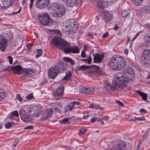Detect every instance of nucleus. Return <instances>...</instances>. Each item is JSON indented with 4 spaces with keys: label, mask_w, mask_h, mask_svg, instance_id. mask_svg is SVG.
I'll use <instances>...</instances> for the list:
<instances>
[{
    "label": "nucleus",
    "mask_w": 150,
    "mask_h": 150,
    "mask_svg": "<svg viewBox=\"0 0 150 150\" xmlns=\"http://www.w3.org/2000/svg\"><path fill=\"white\" fill-rule=\"evenodd\" d=\"M64 25L63 31L66 34L72 35L76 32L78 28L77 25L72 23L69 20L66 21Z\"/></svg>",
    "instance_id": "7ed1b4c3"
},
{
    "label": "nucleus",
    "mask_w": 150,
    "mask_h": 150,
    "mask_svg": "<svg viewBox=\"0 0 150 150\" xmlns=\"http://www.w3.org/2000/svg\"><path fill=\"white\" fill-rule=\"evenodd\" d=\"M79 52V50L78 47L76 46H71L69 50V53H78Z\"/></svg>",
    "instance_id": "cd10ccee"
},
{
    "label": "nucleus",
    "mask_w": 150,
    "mask_h": 150,
    "mask_svg": "<svg viewBox=\"0 0 150 150\" xmlns=\"http://www.w3.org/2000/svg\"><path fill=\"white\" fill-rule=\"evenodd\" d=\"M64 41V40L59 36H54L52 38V43L54 45L56 46H60L63 41Z\"/></svg>",
    "instance_id": "a211bd4d"
},
{
    "label": "nucleus",
    "mask_w": 150,
    "mask_h": 150,
    "mask_svg": "<svg viewBox=\"0 0 150 150\" xmlns=\"http://www.w3.org/2000/svg\"><path fill=\"white\" fill-rule=\"evenodd\" d=\"M53 33H54L55 34L58 35L59 36H61V33L60 31L58 30H52Z\"/></svg>",
    "instance_id": "a18cd8bd"
},
{
    "label": "nucleus",
    "mask_w": 150,
    "mask_h": 150,
    "mask_svg": "<svg viewBox=\"0 0 150 150\" xmlns=\"http://www.w3.org/2000/svg\"><path fill=\"white\" fill-rule=\"evenodd\" d=\"M69 118L67 117L65 118L64 119H63L61 121V123H64L68 121Z\"/></svg>",
    "instance_id": "864d4df0"
},
{
    "label": "nucleus",
    "mask_w": 150,
    "mask_h": 150,
    "mask_svg": "<svg viewBox=\"0 0 150 150\" xmlns=\"http://www.w3.org/2000/svg\"><path fill=\"white\" fill-rule=\"evenodd\" d=\"M144 37L146 42L150 43V34L148 33L144 34Z\"/></svg>",
    "instance_id": "c9c22d12"
},
{
    "label": "nucleus",
    "mask_w": 150,
    "mask_h": 150,
    "mask_svg": "<svg viewBox=\"0 0 150 150\" xmlns=\"http://www.w3.org/2000/svg\"><path fill=\"white\" fill-rule=\"evenodd\" d=\"M40 23L44 26H50L53 25V21L47 13L40 14L38 16Z\"/></svg>",
    "instance_id": "20e7f679"
},
{
    "label": "nucleus",
    "mask_w": 150,
    "mask_h": 150,
    "mask_svg": "<svg viewBox=\"0 0 150 150\" xmlns=\"http://www.w3.org/2000/svg\"><path fill=\"white\" fill-rule=\"evenodd\" d=\"M50 0H37L35 2L36 7L39 8H46L49 5Z\"/></svg>",
    "instance_id": "9d476101"
},
{
    "label": "nucleus",
    "mask_w": 150,
    "mask_h": 150,
    "mask_svg": "<svg viewBox=\"0 0 150 150\" xmlns=\"http://www.w3.org/2000/svg\"><path fill=\"white\" fill-rule=\"evenodd\" d=\"M110 67L113 70H121L127 64L126 60L123 57L116 55L112 57L109 62Z\"/></svg>",
    "instance_id": "f257e3e1"
},
{
    "label": "nucleus",
    "mask_w": 150,
    "mask_h": 150,
    "mask_svg": "<svg viewBox=\"0 0 150 150\" xmlns=\"http://www.w3.org/2000/svg\"><path fill=\"white\" fill-rule=\"evenodd\" d=\"M60 7H63L62 6H60L58 4L56 3H54L53 4L52 6V8L53 10L56 11L58 10L60 8Z\"/></svg>",
    "instance_id": "e433bc0d"
},
{
    "label": "nucleus",
    "mask_w": 150,
    "mask_h": 150,
    "mask_svg": "<svg viewBox=\"0 0 150 150\" xmlns=\"http://www.w3.org/2000/svg\"><path fill=\"white\" fill-rule=\"evenodd\" d=\"M18 142L19 141L14 143L13 144L12 146V147L13 149H14L16 146Z\"/></svg>",
    "instance_id": "774afa93"
},
{
    "label": "nucleus",
    "mask_w": 150,
    "mask_h": 150,
    "mask_svg": "<svg viewBox=\"0 0 150 150\" xmlns=\"http://www.w3.org/2000/svg\"><path fill=\"white\" fill-rule=\"evenodd\" d=\"M8 39H6L3 36H0V50L4 51L6 48V45Z\"/></svg>",
    "instance_id": "6ab92c4d"
},
{
    "label": "nucleus",
    "mask_w": 150,
    "mask_h": 150,
    "mask_svg": "<svg viewBox=\"0 0 150 150\" xmlns=\"http://www.w3.org/2000/svg\"><path fill=\"white\" fill-rule=\"evenodd\" d=\"M63 59L65 61L69 63L72 66L74 65L75 64L74 61L70 58L68 57H64L63 58Z\"/></svg>",
    "instance_id": "c85d7f7f"
},
{
    "label": "nucleus",
    "mask_w": 150,
    "mask_h": 150,
    "mask_svg": "<svg viewBox=\"0 0 150 150\" xmlns=\"http://www.w3.org/2000/svg\"><path fill=\"white\" fill-rule=\"evenodd\" d=\"M136 92L138 93L139 95L141 96L142 99L143 100L145 101L147 100V95L146 93L143 92H141L139 91H136Z\"/></svg>",
    "instance_id": "7c9ffc66"
},
{
    "label": "nucleus",
    "mask_w": 150,
    "mask_h": 150,
    "mask_svg": "<svg viewBox=\"0 0 150 150\" xmlns=\"http://www.w3.org/2000/svg\"><path fill=\"white\" fill-rule=\"evenodd\" d=\"M71 103H72L74 105H74H78L80 104V102L78 101H74L72 102Z\"/></svg>",
    "instance_id": "052dcab7"
},
{
    "label": "nucleus",
    "mask_w": 150,
    "mask_h": 150,
    "mask_svg": "<svg viewBox=\"0 0 150 150\" xmlns=\"http://www.w3.org/2000/svg\"><path fill=\"white\" fill-rule=\"evenodd\" d=\"M144 9L147 13H150V4L146 5Z\"/></svg>",
    "instance_id": "c03bdc74"
},
{
    "label": "nucleus",
    "mask_w": 150,
    "mask_h": 150,
    "mask_svg": "<svg viewBox=\"0 0 150 150\" xmlns=\"http://www.w3.org/2000/svg\"><path fill=\"white\" fill-rule=\"evenodd\" d=\"M95 89L93 88H87V94H90L94 91Z\"/></svg>",
    "instance_id": "a19ab883"
},
{
    "label": "nucleus",
    "mask_w": 150,
    "mask_h": 150,
    "mask_svg": "<svg viewBox=\"0 0 150 150\" xmlns=\"http://www.w3.org/2000/svg\"><path fill=\"white\" fill-rule=\"evenodd\" d=\"M129 78L127 77H123L116 81H112V83L116 85L117 88H121L125 86L128 82Z\"/></svg>",
    "instance_id": "6e6552de"
},
{
    "label": "nucleus",
    "mask_w": 150,
    "mask_h": 150,
    "mask_svg": "<svg viewBox=\"0 0 150 150\" xmlns=\"http://www.w3.org/2000/svg\"><path fill=\"white\" fill-rule=\"evenodd\" d=\"M140 111L141 112L144 113H146L147 112V111L146 110H145L143 108H142L140 109Z\"/></svg>",
    "instance_id": "69168bd1"
},
{
    "label": "nucleus",
    "mask_w": 150,
    "mask_h": 150,
    "mask_svg": "<svg viewBox=\"0 0 150 150\" xmlns=\"http://www.w3.org/2000/svg\"><path fill=\"white\" fill-rule=\"evenodd\" d=\"M141 33V32L137 33L135 36L133 38L132 40L134 41L136 38Z\"/></svg>",
    "instance_id": "0e129e2a"
},
{
    "label": "nucleus",
    "mask_w": 150,
    "mask_h": 150,
    "mask_svg": "<svg viewBox=\"0 0 150 150\" xmlns=\"http://www.w3.org/2000/svg\"><path fill=\"white\" fill-rule=\"evenodd\" d=\"M74 108V105L72 103H70L68 104L67 105L65 108V111L67 112L68 111H70L72 110V108Z\"/></svg>",
    "instance_id": "72a5a7b5"
},
{
    "label": "nucleus",
    "mask_w": 150,
    "mask_h": 150,
    "mask_svg": "<svg viewBox=\"0 0 150 150\" xmlns=\"http://www.w3.org/2000/svg\"><path fill=\"white\" fill-rule=\"evenodd\" d=\"M6 96V93L3 90L0 89V101L3 100Z\"/></svg>",
    "instance_id": "f704fd0d"
},
{
    "label": "nucleus",
    "mask_w": 150,
    "mask_h": 150,
    "mask_svg": "<svg viewBox=\"0 0 150 150\" xmlns=\"http://www.w3.org/2000/svg\"><path fill=\"white\" fill-rule=\"evenodd\" d=\"M93 108H96L97 109H102V108L100 107V106L98 105H94V107H93Z\"/></svg>",
    "instance_id": "e2e57ef3"
},
{
    "label": "nucleus",
    "mask_w": 150,
    "mask_h": 150,
    "mask_svg": "<svg viewBox=\"0 0 150 150\" xmlns=\"http://www.w3.org/2000/svg\"><path fill=\"white\" fill-rule=\"evenodd\" d=\"M125 76V74L121 72H117L115 74L114 76V81H117L118 79L120 80L122 77Z\"/></svg>",
    "instance_id": "bb28decb"
},
{
    "label": "nucleus",
    "mask_w": 150,
    "mask_h": 150,
    "mask_svg": "<svg viewBox=\"0 0 150 150\" xmlns=\"http://www.w3.org/2000/svg\"><path fill=\"white\" fill-rule=\"evenodd\" d=\"M112 83V84L111 85L107 81L106 82H105L103 88V90L105 91L109 92L117 88L116 85H115Z\"/></svg>",
    "instance_id": "2eb2a0df"
},
{
    "label": "nucleus",
    "mask_w": 150,
    "mask_h": 150,
    "mask_svg": "<svg viewBox=\"0 0 150 150\" xmlns=\"http://www.w3.org/2000/svg\"><path fill=\"white\" fill-rule=\"evenodd\" d=\"M126 148V145L124 142H120L114 148L113 150H125Z\"/></svg>",
    "instance_id": "a878e982"
},
{
    "label": "nucleus",
    "mask_w": 150,
    "mask_h": 150,
    "mask_svg": "<svg viewBox=\"0 0 150 150\" xmlns=\"http://www.w3.org/2000/svg\"><path fill=\"white\" fill-rule=\"evenodd\" d=\"M33 126L32 125L28 126L24 128V129H32L33 128Z\"/></svg>",
    "instance_id": "5fc2aeb1"
},
{
    "label": "nucleus",
    "mask_w": 150,
    "mask_h": 150,
    "mask_svg": "<svg viewBox=\"0 0 150 150\" xmlns=\"http://www.w3.org/2000/svg\"><path fill=\"white\" fill-rule=\"evenodd\" d=\"M79 92L82 93H87V88L85 87H82L80 89Z\"/></svg>",
    "instance_id": "49530a36"
},
{
    "label": "nucleus",
    "mask_w": 150,
    "mask_h": 150,
    "mask_svg": "<svg viewBox=\"0 0 150 150\" xmlns=\"http://www.w3.org/2000/svg\"><path fill=\"white\" fill-rule=\"evenodd\" d=\"M86 132V129H81L79 130V134L80 135H82L84 134Z\"/></svg>",
    "instance_id": "3c124183"
},
{
    "label": "nucleus",
    "mask_w": 150,
    "mask_h": 150,
    "mask_svg": "<svg viewBox=\"0 0 150 150\" xmlns=\"http://www.w3.org/2000/svg\"><path fill=\"white\" fill-rule=\"evenodd\" d=\"M93 61L94 63H100L104 57V55L103 54H98V53L93 54Z\"/></svg>",
    "instance_id": "f3484780"
},
{
    "label": "nucleus",
    "mask_w": 150,
    "mask_h": 150,
    "mask_svg": "<svg viewBox=\"0 0 150 150\" xmlns=\"http://www.w3.org/2000/svg\"><path fill=\"white\" fill-rule=\"evenodd\" d=\"M66 74L65 76L62 79L63 80H69L70 79L71 77V73L69 71H67L66 72Z\"/></svg>",
    "instance_id": "c756f323"
},
{
    "label": "nucleus",
    "mask_w": 150,
    "mask_h": 150,
    "mask_svg": "<svg viewBox=\"0 0 150 150\" xmlns=\"http://www.w3.org/2000/svg\"><path fill=\"white\" fill-rule=\"evenodd\" d=\"M42 109L36 106H32L28 108V114L32 117H36L40 116L42 113Z\"/></svg>",
    "instance_id": "423d86ee"
},
{
    "label": "nucleus",
    "mask_w": 150,
    "mask_h": 150,
    "mask_svg": "<svg viewBox=\"0 0 150 150\" xmlns=\"http://www.w3.org/2000/svg\"><path fill=\"white\" fill-rule=\"evenodd\" d=\"M13 0H3L2 8H7L10 7L13 2Z\"/></svg>",
    "instance_id": "b1692460"
},
{
    "label": "nucleus",
    "mask_w": 150,
    "mask_h": 150,
    "mask_svg": "<svg viewBox=\"0 0 150 150\" xmlns=\"http://www.w3.org/2000/svg\"><path fill=\"white\" fill-rule=\"evenodd\" d=\"M129 13V10L124 11L122 12V16L123 17H125L127 16Z\"/></svg>",
    "instance_id": "ea45409f"
},
{
    "label": "nucleus",
    "mask_w": 150,
    "mask_h": 150,
    "mask_svg": "<svg viewBox=\"0 0 150 150\" xmlns=\"http://www.w3.org/2000/svg\"><path fill=\"white\" fill-rule=\"evenodd\" d=\"M17 98L20 102H22L23 101L22 98L21 97L20 94H18L17 95Z\"/></svg>",
    "instance_id": "8fccbe9b"
},
{
    "label": "nucleus",
    "mask_w": 150,
    "mask_h": 150,
    "mask_svg": "<svg viewBox=\"0 0 150 150\" xmlns=\"http://www.w3.org/2000/svg\"><path fill=\"white\" fill-rule=\"evenodd\" d=\"M3 0H0V10L2 9V4Z\"/></svg>",
    "instance_id": "338daca9"
},
{
    "label": "nucleus",
    "mask_w": 150,
    "mask_h": 150,
    "mask_svg": "<svg viewBox=\"0 0 150 150\" xmlns=\"http://www.w3.org/2000/svg\"><path fill=\"white\" fill-rule=\"evenodd\" d=\"M11 114L16 117L19 116L18 112L16 110H15L14 111L12 112L11 113Z\"/></svg>",
    "instance_id": "de8ad7c7"
},
{
    "label": "nucleus",
    "mask_w": 150,
    "mask_h": 150,
    "mask_svg": "<svg viewBox=\"0 0 150 150\" xmlns=\"http://www.w3.org/2000/svg\"><path fill=\"white\" fill-rule=\"evenodd\" d=\"M92 68L84 72L86 75L92 78H95V76H97L99 75H101L103 74V72L99 70L98 66L93 65L91 66Z\"/></svg>",
    "instance_id": "39448f33"
},
{
    "label": "nucleus",
    "mask_w": 150,
    "mask_h": 150,
    "mask_svg": "<svg viewBox=\"0 0 150 150\" xmlns=\"http://www.w3.org/2000/svg\"><path fill=\"white\" fill-rule=\"evenodd\" d=\"M85 50H82L81 52V57L84 58L86 57L85 55Z\"/></svg>",
    "instance_id": "4d7b16f0"
},
{
    "label": "nucleus",
    "mask_w": 150,
    "mask_h": 150,
    "mask_svg": "<svg viewBox=\"0 0 150 150\" xmlns=\"http://www.w3.org/2000/svg\"><path fill=\"white\" fill-rule=\"evenodd\" d=\"M109 35V34L108 32H107L103 35L102 37L103 38H105L107 37Z\"/></svg>",
    "instance_id": "13d9d810"
},
{
    "label": "nucleus",
    "mask_w": 150,
    "mask_h": 150,
    "mask_svg": "<svg viewBox=\"0 0 150 150\" xmlns=\"http://www.w3.org/2000/svg\"><path fill=\"white\" fill-rule=\"evenodd\" d=\"M97 120L98 121L99 120H101V119L98 118L95 116H93L91 119V121L92 122H94L96 121Z\"/></svg>",
    "instance_id": "37998d69"
},
{
    "label": "nucleus",
    "mask_w": 150,
    "mask_h": 150,
    "mask_svg": "<svg viewBox=\"0 0 150 150\" xmlns=\"http://www.w3.org/2000/svg\"><path fill=\"white\" fill-rule=\"evenodd\" d=\"M8 59V61L10 64H11L13 62V59L12 57L10 56H8L7 57Z\"/></svg>",
    "instance_id": "603ef678"
},
{
    "label": "nucleus",
    "mask_w": 150,
    "mask_h": 150,
    "mask_svg": "<svg viewBox=\"0 0 150 150\" xmlns=\"http://www.w3.org/2000/svg\"><path fill=\"white\" fill-rule=\"evenodd\" d=\"M143 0H131L132 2L135 5L138 6L141 4Z\"/></svg>",
    "instance_id": "4c0bfd02"
},
{
    "label": "nucleus",
    "mask_w": 150,
    "mask_h": 150,
    "mask_svg": "<svg viewBox=\"0 0 150 150\" xmlns=\"http://www.w3.org/2000/svg\"><path fill=\"white\" fill-rule=\"evenodd\" d=\"M65 9L64 7H60L58 10L55 11L53 13L55 17H61L65 13Z\"/></svg>",
    "instance_id": "aec40b11"
},
{
    "label": "nucleus",
    "mask_w": 150,
    "mask_h": 150,
    "mask_svg": "<svg viewBox=\"0 0 150 150\" xmlns=\"http://www.w3.org/2000/svg\"><path fill=\"white\" fill-rule=\"evenodd\" d=\"M84 115H83V118L84 119H85L87 118L89 116V115L88 113V112H86L83 114Z\"/></svg>",
    "instance_id": "6e6d98bb"
},
{
    "label": "nucleus",
    "mask_w": 150,
    "mask_h": 150,
    "mask_svg": "<svg viewBox=\"0 0 150 150\" xmlns=\"http://www.w3.org/2000/svg\"><path fill=\"white\" fill-rule=\"evenodd\" d=\"M64 87L62 86L59 88L56 91L53 92L54 97L55 99L57 100L61 99L64 92Z\"/></svg>",
    "instance_id": "f8f14e48"
},
{
    "label": "nucleus",
    "mask_w": 150,
    "mask_h": 150,
    "mask_svg": "<svg viewBox=\"0 0 150 150\" xmlns=\"http://www.w3.org/2000/svg\"><path fill=\"white\" fill-rule=\"evenodd\" d=\"M54 67L59 73L63 72L66 69V66L64 65L62 62H59Z\"/></svg>",
    "instance_id": "4be33fe9"
},
{
    "label": "nucleus",
    "mask_w": 150,
    "mask_h": 150,
    "mask_svg": "<svg viewBox=\"0 0 150 150\" xmlns=\"http://www.w3.org/2000/svg\"><path fill=\"white\" fill-rule=\"evenodd\" d=\"M20 115L21 118L23 121L28 122L32 121L31 118L26 114L25 111L23 109H21L20 110Z\"/></svg>",
    "instance_id": "4468645a"
},
{
    "label": "nucleus",
    "mask_w": 150,
    "mask_h": 150,
    "mask_svg": "<svg viewBox=\"0 0 150 150\" xmlns=\"http://www.w3.org/2000/svg\"><path fill=\"white\" fill-rule=\"evenodd\" d=\"M91 67L90 66H85V65H82L79 67H77L75 69V71H77L79 70L80 71L84 70L86 69H88L89 68Z\"/></svg>",
    "instance_id": "2f4dec72"
},
{
    "label": "nucleus",
    "mask_w": 150,
    "mask_h": 150,
    "mask_svg": "<svg viewBox=\"0 0 150 150\" xmlns=\"http://www.w3.org/2000/svg\"><path fill=\"white\" fill-rule=\"evenodd\" d=\"M116 0H98L97 6L100 8L107 7L114 3Z\"/></svg>",
    "instance_id": "1a4fd4ad"
},
{
    "label": "nucleus",
    "mask_w": 150,
    "mask_h": 150,
    "mask_svg": "<svg viewBox=\"0 0 150 150\" xmlns=\"http://www.w3.org/2000/svg\"><path fill=\"white\" fill-rule=\"evenodd\" d=\"M71 47L70 44L64 40L60 46V48L66 54H68Z\"/></svg>",
    "instance_id": "ddd939ff"
},
{
    "label": "nucleus",
    "mask_w": 150,
    "mask_h": 150,
    "mask_svg": "<svg viewBox=\"0 0 150 150\" xmlns=\"http://www.w3.org/2000/svg\"><path fill=\"white\" fill-rule=\"evenodd\" d=\"M37 54L36 55V57L37 58L40 56L42 54V50L41 49H38L37 51Z\"/></svg>",
    "instance_id": "79ce46f5"
},
{
    "label": "nucleus",
    "mask_w": 150,
    "mask_h": 150,
    "mask_svg": "<svg viewBox=\"0 0 150 150\" xmlns=\"http://www.w3.org/2000/svg\"><path fill=\"white\" fill-rule=\"evenodd\" d=\"M33 97V94L32 93H30V95H28L26 97V98L27 100H30Z\"/></svg>",
    "instance_id": "09e8293b"
},
{
    "label": "nucleus",
    "mask_w": 150,
    "mask_h": 150,
    "mask_svg": "<svg viewBox=\"0 0 150 150\" xmlns=\"http://www.w3.org/2000/svg\"><path fill=\"white\" fill-rule=\"evenodd\" d=\"M17 124V123H15L13 122H9L5 124V127L6 129L10 128L14 126Z\"/></svg>",
    "instance_id": "473e14b6"
},
{
    "label": "nucleus",
    "mask_w": 150,
    "mask_h": 150,
    "mask_svg": "<svg viewBox=\"0 0 150 150\" xmlns=\"http://www.w3.org/2000/svg\"><path fill=\"white\" fill-rule=\"evenodd\" d=\"M150 59V50H145L142 54L140 58V62L142 64L144 65L149 64Z\"/></svg>",
    "instance_id": "0eeeda50"
},
{
    "label": "nucleus",
    "mask_w": 150,
    "mask_h": 150,
    "mask_svg": "<svg viewBox=\"0 0 150 150\" xmlns=\"http://www.w3.org/2000/svg\"><path fill=\"white\" fill-rule=\"evenodd\" d=\"M10 69L16 74H21L23 73V76L26 78L30 76L34 73V70L32 69H24L20 65L12 67Z\"/></svg>",
    "instance_id": "f03ea898"
},
{
    "label": "nucleus",
    "mask_w": 150,
    "mask_h": 150,
    "mask_svg": "<svg viewBox=\"0 0 150 150\" xmlns=\"http://www.w3.org/2000/svg\"><path fill=\"white\" fill-rule=\"evenodd\" d=\"M87 35L88 36H90V37L91 38H92L93 37V33L90 32H89L87 34Z\"/></svg>",
    "instance_id": "680f3d73"
},
{
    "label": "nucleus",
    "mask_w": 150,
    "mask_h": 150,
    "mask_svg": "<svg viewBox=\"0 0 150 150\" xmlns=\"http://www.w3.org/2000/svg\"><path fill=\"white\" fill-rule=\"evenodd\" d=\"M58 74L55 67L50 68L48 71V77L52 79H54Z\"/></svg>",
    "instance_id": "dca6fc26"
},
{
    "label": "nucleus",
    "mask_w": 150,
    "mask_h": 150,
    "mask_svg": "<svg viewBox=\"0 0 150 150\" xmlns=\"http://www.w3.org/2000/svg\"><path fill=\"white\" fill-rule=\"evenodd\" d=\"M125 74L127 76L130 80H133L134 78V74L132 68L127 67L124 69Z\"/></svg>",
    "instance_id": "9b49d317"
},
{
    "label": "nucleus",
    "mask_w": 150,
    "mask_h": 150,
    "mask_svg": "<svg viewBox=\"0 0 150 150\" xmlns=\"http://www.w3.org/2000/svg\"><path fill=\"white\" fill-rule=\"evenodd\" d=\"M65 4L69 7H73L77 6V0H67Z\"/></svg>",
    "instance_id": "393cba45"
},
{
    "label": "nucleus",
    "mask_w": 150,
    "mask_h": 150,
    "mask_svg": "<svg viewBox=\"0 0 150 150\" xmlns=\"http://www.w3.org/2000/svg\"><path fill=\"white\" fill-rule=\"evenodd\" d=\"M52 111L51 110H48L45 111L42 115V119L43 120L48 119L52 117Z\"/></svg>",
    "instance_id": "412c9836"
},
{
    "label": "nucleus",
    "mask_w": 150,
    "mask_h": 150,
    "mask_svg": "<svg viewBox=\"0 0 150 150\" xmlns=\"http://www.w3.org/2000/svg\"><path fill=\"white\" fill-rule=\"evenodd\" d=\"M104 20L106 22L110 21L112 19L113 16L110 12L105 11L104 14Z\"/></svg>",
    "instance_id": "5701e85b"
},
{
    "label": "nucleus",
    "mask_w": 150,
    "mask_h": 150,
    "mask_svg": "<svg viewBox=\"0 0 150 150\" xmlns=\"http://www.w3.org/2000/svg\"><path fill=\"white\" fill-rule=\"evenodd\" d=\"M116 103L119 105L122 106L124 105V104L119 100H117L116 101Z\"/></svg>",
    "instance_id": "bf43d9fd"
},
{
    "label": "nucleus",
    "mask_w": 150,
    "mask_h": 150,
    "mask_svg": "<svg viewBox=\"0 0 150 150\" xmlns=\"http://www.w3.org/2000/svg\"><path fill=\"white\" fill-rule=\"evenodd\" d=\"M81 60L84 62H88V64H91L92 61V58L91 56H89V57L88 59H82Z\"/></svg>",
    "instance_id": "58836bf2"
}]
</instances>
